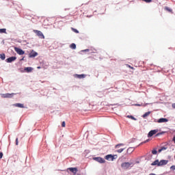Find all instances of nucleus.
<instances>
[{"label":"nucleus","mask_w":175,"mask_h":175,"mask_svg":"<svg viewBox=\"0 0 175 175\" xmlns=\"http://www.w3.org/2000/svg\"><path fill=\"white\" fill-rule=\"evenodd\" d=\"M173 109H175V103L172 104Z\"/></svg>","instance_id":"c9c22d12"},{"label":"nucleus","mask_w":175,"mask_h":175,"mask_svg":"<svg viewBox=\"0 0 175 175\" xmlns=\"http://www.w3.org/2000/svg\"><path fill=\"white\" fill-rule=\"evenodd\" d=\"M85 51H89V49H86V50H85Z\"/></svg>","instance_id":"58836bf2"},{"label":"nucleus","mask_w":175,"mask_h":175,"mask_svg":"<svg viewBox=\"0 0 175 175\" xmlns=\"http://www.w3.org/2000/svg\"><path fill=\"white\" fill-rule=\"evenodd\" d=\"M165 10H167V12H169L170 13H173V10L169 7H165Z\"/></svg>","instance_id":"a211bd4d"},{"label":"nucleus","mask_w":175,"mask_h":175,"mask_svg":"<svg viewBox=\"0 0 175 175\" xmlns=\"http://www.w3.org/2000/svg\"><path fill=\"white\" fill-rule=\"evenodd\" d=\"M0 58L3 61L5 60V58H6V56L5 55L4 53H2V54H0Z\"/></svg>","instance_id":"4be33fe9"},{"label":"nucleus","mask_w":175,"mask_h":175,"mask_svg":"<svg viewBox=\"0 0 175 175\" xmlns=\"http://www.w3.org/2000/svg\"><path fill=\"white\" fill-rule=\"evenodd\" d=\"M169 161L167 160H161L159 163V166H163V165H167Z\"/></svg>","instance_id":"9d476101"},{"label":"nucleus","mask_w":175,"mask_h":175,"mask_svg":"<svg viewBox=\"0 0 175 175\" xmlns=\"http://www.w3.org/2000/svg\"><path fill=\"white\" fill-rule=\"evenodd\" d=\"M161 135V133H157V135H156V136H159Z\"/></svg>","instance_id":"e433bc0d"},{"label":"nucleus","mask_w":175,"mask_h":175,"mask_svg":"<svg viewBox=\"0 0 175 175\" xmlns=\"http://www.w3.org/2000/svg\"><path fill=\"white\" fill-rule=\"evenodd\" d=\"M14 106H16V107H20L21 109L24 108V105L21 103L14 104Z\"/></svg>","instance_id":"2eb2a0df"},{"label":"nucleus","mask_w":175,"mask_h":175,"mask_svg":"<svg viewBox=\"0 0 175 175\" xmlns=\"http://www.w3.org/2000/svg\"><path fill=\"white\" fill-rule=\"evenodd\" d=\"M122 146H124V144H118L116 145L115 148H120V147H122Z\"/></svg>","instance_id":"b1692460"},{"label":"nucleus","mask_w":175,"mask_h":175,"mask_svg":"<svg viewBox=\"0 0 175 175\" xmlns=\"http://www.w3.org/2000/svg\"><path fill=\"white\" fill-rule=\"evenodd\" d=\"M152 154H153V155H156V154H158V151H157V150H153L152 151Z\"/></svg>","instance_id":"c85d7f7f"},{"label":"nucleus","mask_w":175,"mask_h":175,"mask_svg":"<svg viewBox=\"0 0 175 175\" xmlns=\"http://www.w3.org/2000/svg\"><path fill=\"white\" fill-rule=\"evenodd\" d=\"M70 49H72V50H75L76 49V44L72 43L70 45Z\"/></svg>","instance_id":"412c9836"},{"label":"nucleus","mask_w":175,"mask_h":175,"mask_svg":"<svg viewBox=\"0 0 175 175\" xmlns=\"http://www.w3.org/2000/svg\"><path fill=\"white\" fill-rule=\"evenodd\" d=\"M126 118H131V120H133L134 121H136V118H135V117H133V116H129V115H128L127 116H126Z\"/></svg>","instance_id":"5701e85b"},{"label":"nucleus","mask_w":175,"mask_h":175,"mask_svg":"<svg viewBox=\"0 0 175 175\" xmlns=\"http://www.w3.org/2000/svg\"><path fill=\"white\" fill-rule=\"evenodd\" d=\"M66 125V124L65 123V122H62V126L63 128H65Z\"/></svg>","instance_id":"c756f323"},{"label":"nucleus","mask_w":175,"mask_h":175,"mask_svg":"<svg viewBox=\"0 0 175 175\" xmlns=\"http://www.w3.org/2000/svg\"><path fill=\"white\" fill-rule=\"evenodd\" d=\"M38 69H40V67H38Z\"/></svg>","instance_id":"ea45409f"},{"label":"nucleus","mask_w":175,"mask_h":175,"mask_svg":"<svg viewBox=\"0 0 175 175\" xmlns=\"http://www.w3.org/2000/svg\"><path fill=\"white\" fill-rule=\"evenodd\" d=\"M135 151V148L130 147L127 149V154H132Z\"/></svg>","instance_id":"ddd939ff"},{"label":"nucleus","mask_w":175,"mask_h":175,"mask_svg":"<svg viewBox=\"0 0 175 175\" xmlns=\"http://www.w3.org/2000/svg\"><path fill=\"white\" fill-rule=\"evenodd\" d=\"M16 145L18 146V138L16 139Z\"/></svg>","instance_id":"2f4dec72"},{"label":"nucleus","mask_w":175,"mask_h":175,"mask_svg":"<svg viewBox=\"0 0 175 175\" xmlns=\"http://www.w3.org/2000/svg\"><path fill=\"white\" fill-rule=\"evenodd\" d=\"M72 31H73V32H75V33H79V30L72 27L71 28Z\"/></svg>","instance_id":"a878e982"},{"label":"nucleus","mask_w":175,"mask_h":175,"mask_svg":"<svg viewBox=\"0 0 175 175\" xmlns=\"http://www.w3.org/2000/svg\"><path fill=\"white\" fill-rule=\"evenodd\" d=\"M124 150H125V148H121L118 150L116 152H118V154H121V152H122V151H124Z\"/></svg>","instance_id":"bb28decb"},{"label":"nucleus","mask_w":175,"mask_h":175,"mask_svg":"<svg viewBox=\"0 0 175 175\" xmlns=\"http://www.w3.org/2000/svg\"><path fill=\"white\" fill-rule=\"evenodd\" d=\"M117 158V155L107 154L105 156L107 161H114Z\"/></svg>","instance_id":"f03ea898"},{"label":"nucleus","mask_w":175,"mask_h":175,"mask_svg":"<svg viewBox=\"0 0 175 175\" xmlns=\"http://www.w3.org/2000/svg\"><path fill=\"white\" fill-rule=\"evenodd\" d=\"M68 170H70V172H71L72 173H73V174H76V173H77V169L76 167H70Z\"/></svg>","instance_id":"f8f14e48"},{"label":"nucleus","mask_w":175,"mask_h":175,"mask_svg":"<svg viewBox=\"0 0 175 175\" xmlns=\"http://www.w3.org/2000/svg\"><path fill=\"white\" fill-rule=\"evenodd\" d=\"M0 33H6V29H0Z\"/></svg>","instance_id":"393cba45"},{"label":"nucleus","mask_w":175,"mask_h":175,"mask_svg":"<svg viewBox=\"0 0 175 175\" xmlns=\"http://www.w3.org/2000/svg\"><path fill=\"white\" fill-rule=\"evenodd\" d=\"M15 51L17 53V54H19V55H24L25 54L24 51L20 48H15Z\"/></svg>","instance_id":"0eeeda50"},{"label":"nucleus","mask_w":175,"mask_h":175,"mask_svg":"<svg viewBox=\"0 0 175 175\" xmlns=\"http://www.w3.org/2000/svg\"><path fill=\"white\" fill-rule=\"evenodd\" d=\"M135 106H139L140 107V106H142V104H135Z\"/></svg>","instance_id":"f704fd0d"},{"label":"nucleus","mask_w":175,"mask_h":175,"mask_svg":"<svg viewBox=\"0 0 175 175\" xmlns=\"http://www.w3.org/2000/svg\"><path fill=\"white\" fill-rule=\"evenodd\" d=\"M165 150H167V146L161 147V149H159V152H162V151H165Z\"/></svg>","instance_id":"6ab92c4d"},{"label":"nucleus","mask_w":175,"mask_h":175,"mask_svg":"<svg viewBox=\"0 0 175 175\" xmlns=\"http://www.w3.org/2000/svg\"><path fill=\"white\" fill-rule=\"evenodd\" d=\"M16 59H17V57L12 56V57L8 58L6 59V62H8V63L13 62V61H16Z\"/></svg>","instance_id":"1a4fd4ad"},{"label":"nucleus","mask_w":175,"mask_h":175,"mask_svg":"<svg viewBox=\"0 0 175 175\" xmlns=\"http://www.w3.org/2000/svg\"><path fill=\"white\" fill-rule=\"evenodd\" d=\"M149 175H155V174H150Z\"/></svg>","instance_id":"4c0bfd02"},{"label":"nucleus","mask_w":175,"mask_h":175,"mask_svg":"<svg viewBox=\"0 0 175 175\" xmlns=\"http://www.w3.org/2000/svg\"><path fill=\"white\" fill-rule=\"evenodd\" d=\"M127 66H129V68H130V69H135V68H133V67H132V66H129V65H127Z\"/></svg>","instance_id":"72a5a7b5"},{"label":"nucleus","mask_w":175,"mask_h":175,"mask_svg":"<svg viewBox=\"0 0 175 175\" xmlns=\"http://www.w3.org/2000/svg\"><path fill=\"white\" fill-rule=\"evenodd\" d=\"M144 2H146V3H150L152 2V0H142Z\"/></svg>","instance_id":"cd10ccee"},{"label":"nucleus","mask_w":175,"mask_h":175,"mask_svg":"<svg viewBox=\"0 0 175 175\" xmlns=\"http://www.w3.org/2000/svg\"><path fill=\"white\" fill-rule=\"evenodd\" d=\"M169 121L167 118H161L157 120L159 124H161L162 122H167Z\"/></svg>","instance_id":"9b49d317"},{"label":"nucleus","mask_w":175,"mask_h":175,"mask_svg":"<svg viewBox=\"0 0 175 175\" xmlns=\"http://www.w3.org/2000/svg\"><path fill=\"white\" fill-rule=\"evenodd\" d=\"M3 157V153L0 152V159H2Z\"/></svg>","instance_id":"473e14b6"},{"label":"nucleus","mask_w":175,"mask_h":175,"mask_svg":"<svg viewBox=\"0 0 175 175\" xmlns=\"http://www.w3.org/2000/svg\"><path fill=\"white\" fill-rule=\"evenodd\" d=\"M14 95H16V94L14 93H12V94L7 93V94H3L1 96L2 98H13Z\"/></svg>","instance_id":"39448f33"},{"label":"nucleus","mask_w":175,"mask_h":175,"mask_svg":"<svg viewBox=\"0 0 175 175\" xmlns=\"http://www.w3.org/2000/svg\"><path fill=\"white\" fill-rule=\"evenodd\" d=\"M25 70H26L27 72V73H29V72H32L33 68H32V67H27L25 68Z\"/></svg>","instance_id":"dca6fc26"},{"label":"nucleus","mask_w":175,"mask_h":175,"mask_svg":"<svg viewBox=\"0 0 175 175\" xmlns=\"http://www.w3.org/2000/svg\"><path fill=\"white\" fill-rule=\"evenodd\" d=\"M171 170H175V165H172L170 167Z\"/></svg>","instance_id":"7c9ffc66"},{"label":"nucleus","mask_w":175,"mask_h":175,"mask_svg":"<svg viewBox=\"0 0 175 175\" xmlns=\"http://www.w3.org/2000/svg\"><path fill=\"white\" fill-rule=\"evenodd\" d=\"M94 161H96V162H99V163H105V159L102 157H95Z\"/></svg>","instance_id":"6e6552de"},{"label":"nucleus","mask_w":175,"mask_h":175,"mask_svg":"<svg viewBox=\"0 0 175 175\" xmlns=\"http://www.w3.org/2000/svg\"><path fill=\"white\" fill-rule=\"evenodd\" d=\"M152 166H155V165H157V166H159V160H156L153 163H152Z\"/></svg>","instance_id":"f3484780"},{"label":"nucleus","mask_w":175,"mask_h":175,"mask_svg":"<svg viewBox=\"0 0 175 175\" xmlns=\"http://www.w3.org/2000/svg\"><path fill=\"white\" fill-rule=\"evenodd\" d=\"M158 133V129L152 130L148 134V137H152L154 135H157Z\"/></svg>","instance_id":"20e7f679"},{"label":"nucleus","mask_w":175,"mask_h":175,"mask_svg":"<svg viewBox=\"0 0 175 175\" xmlns=\"http://www.w3.org/2000/svg\"><path fill=\"white\" fill-rule=\"evenodd\" d=\"M85 75H84V74H81V75H77V74H76L75 75V77H77V79H85Z\"/></svg>","instance_id":"4468645a"},{"label":"nucleus","mask_w":175,"mask_h":175,"mask_svg":"<svg viewBox=\"0 0 175 175\" xmlns=\"http://www.w3.org/2000/svg\"><path fill=\"white\" fill-rule=\"evenodd\" d=\"M151 114V111H148L146 112L144 115H143V118H146V117H148V115Z\"/></svg>","instance_id":"aec40b11"},{"label":"nucleus","mask_w":175,"mask_h":175,"mask_svg":"<svg viewBox=\"0 0 175 175\" xmlns=\"http://www.w3.org/2000/svg\"><path fill=\"white\" fill-rule=\"evenodd\" d=\"M38 53L35 52V51L32 50L30 53L29 54V58H35V57H37Z\"/></svg>","instance_id":"423d86ee"},{"label":"nucleus","mask_w":175,"mask_h":175,"mask_svg":"<svg viewBox=\"0 0 175 175\" xmlns=\"http://www.w3.org/2000/svg\"><path fill=\"white\" fill-rule=\"evenodd\" d=\"M131 165H132V163L124 162L121 164V167H122V169H129Z\"/></svg>","instance_id":"7ed1b4c3"},{"label":"nucleus","mask_w":175,"mask_h":175,"mask_svg":"<svg viewBox=\"0 0 175 175\" xmlns=\"http://www.w3.org/2000/svg\"><path fill=\"white\" fill-rule=\"evenodd\" d=\"M33 31L37 35V36L39 37L40 39H44V35L43 33H42V31L39 30H33Z\"/></svg>","instance_id":"f257e3e1"}]
</instances>
